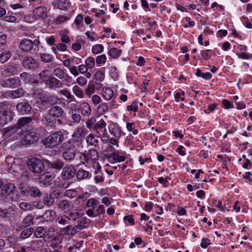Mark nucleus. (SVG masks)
<instances>
[{
  "instance_id": "1",
  "label": "nucleus",
  "mask_w": 252,
  "mask_h": 252,
  "mask_svg": "<svg viewBox=\"0 0 252 252\" xmlns=\"http://www.w3.org/2000/svg\"><path fill=\"white\" fill-rule=\"evenodd\" d=\"M63 139V135L62 132L55 131L45 138L44 144L46 148H53L61 143Z\"/></svg>"
},
{
  "instance_id": "2",
  "label": "nucleus",
  "mask_w": 252,
  "mask_h": 252,
  "mask_svg": "<svg viewBox=\"0 0 252 252\" xmlns=\"http://www.w3.org/2000/svg\"><path fill=\"white\" fill-rule=\"evenodd\" d=\"M48 113L49 116L55 119V125H63V118L64 112L61 106L58 105L52 106L48 110Z\"/></svg>"
},
{
  "instance_id": "3",
  "label": "nucleus",
  "mask_w": 252,
  "mask_h": 252,
  "mask_svg": "<svg viewBox=\"0 0 252 252\" xmlns=\"http://www.w3.org/2000/svg\"><path fill=\"white\" fill-rule=\"evenodd\" d=\"M40 41L38 39L34 40L33 41L31 39H23L19 44V48L25 52H29L32 50L33 52H36L39 50V45Z\"/></svg>"
},
{
  "instance_id": "4",
  "label": "nucleus",
  "mask_w": 252,
  "mask_h": 252,
  "mask_svg": "<svg viewBox=\"0 0 252 252\" xmlns=\"http://www.w3.org/2000/svg\"><path fill=\"white\" fill-rule=\"evenodd\" d=\"M15 189L13 184H5L1 189L0 198L5 202L13 201L14 199L12 195H13Z\"/></svg>"
},
{
  "instance_id": "5",
  "label": "nucleus",
  "mask_w": 252,
  "mask_h": 252,
  "mask_svg": "<svg viewBox=\"0 0 252 252\" xmlns=\"http://www.w3.org/2000/svg\"><path fill=\"white\" fill-rule=\"evenodd\" d=\"M53 74L58 79L62 80L63 82L65 83L67 86H70L75 83L73 82L72 77L65 72L64 69L60 67L55 68L53 70Z\"/></svg>"
},
{
  "instance_id": "6",
  "label": "nucleus",
  "mask_w": 252,
  "mask_h": 252,
  "mask_svg": "<svg viewBox=\"0 0 252 252\" xmlns=\"http://www.w3.org/2000/svg\"><path fill=\"white\" fill-rule=\"evenodd\" d=\"M29 169L34 173H40L45 169L42 160L38 158H32L27 162Z\"/></svg>"
},
{
  "instance_id": "7",
  "label": "nucleus",
  "mask_w": 252,
  "mask_h": 252,
  "mask_svg": "<svg viewBox=\"0 0 252 252\" xmlns=\"http://www.w3.org/2000/svg\"><path fill=\"white\" fill-rule=\"evenodd\" d=\"M22 64L26 69L34 71L40 66L39 63L31 56H27L24 57Z\"/></svg>"
},
{
  "instance_id": "8",
  "label": "nucleus",
  "mask_w": 252,
  "mask_h": 252,
  "mask_svg": "<svg viewBox=\"0 0 252 252\" xmlns=\"http://www.w3.org/2000/svg\"><path fill=\"white\" fill-rule=\"evenodd\" d=\"M23 143L25 145H30L37 142L40 136L38 132L33 131H26L25 133L21 134Z\"/></svg>"
},
{
  "instance_id": "9",
  "label": "nucleus",
  "mask_w": 252,
  "mask_h": 252,
  "mask_svg": "<svg viewBox=\"0 0 252 252\" xmlns=\"http://www.w3.org/2000/svg\"><path fill=\"white\" fill-rule=\"evenodd\" d=\"M21 194H23L26 196H31L32 198L40 197L42 193L38 188L34 186H28L22 189Z\"/></svg>"
},
{
  "instance_id": "10",
  "label": "nucleus",
  "mask_w": 252,
  "mask_h": 252,
  "mask_svg": "<svg viewBox=\"0 0 252 252\" xmlns=\"http://www.w3.org/2000/svg\"><path fill=\"white\" fill-rule=\"evenodd\" d=\"M44 83L48 88L54 90L60 89L63 86V81H61L54 76H49L44 81Z\"/></svg>"
},
{
  "instance_id": "11",
  "label": "nucleus",
  "mask_w": 252,
  "mask_h": 252,
  "mask_svg": "<svg viewBox=\"0 0 252 252\" xmlns=\"http://www.w3.org/2000/svg\"><path fill=\"white\" fill-rule=\"evenodd\" d=\"M55 178L54 174L50 172H46L40 175L39 178V183L42 187H47L50 186L52 181Z\"/></svg>"
},
{
  "instance_id": "12",
  "label": "nucleus",
  "mask_w": 252,
  "mask_h": 252,
  "mask_svg": "<svg viewBox=\"0 0 252 252\" xmlns=\"http://www.w3.org/2000/svg\"><path fill=\"white\" fill-rule=\"evenodd\" d=\"M106 123L103 120L97 121L93 126L92 131L98 134L97 137H99L101 135H104L106 132Z\"/></svg>"
},
{
  "instance_id": "13",
  "label": "nucleus",
  "mask_w": 252,
  "mask_h": 252,
  "mask_svg": "<svg viewBox=\"0 0 252 252\" xmlns=\"http://www.w3.org/2000/svg\"><path fill=\"white\" fill-rule=\"evenodd\" d=\"M67 148L63 153V158L68 161L72 160L76 155V149L75 147L72 144L69 143L68 146L66 145Z\"/></svg>"
},
{
  "instance_id": "14",
  "label": "nucleus",
  "mask_w": 252,
  "mask_h": 252,
  "mask_svg": "<svg viewBox=\"0 0 252 252\" xmlns=\"http://www.w3.org/2000/svg\"><path fill=\"white\" fill-rule=\"evenodd\" d=\"M16 107L18 112L21 115H27L31 112L32 106L27 100L18 103Z\"/></svg>"
},
{
  "instance_id": "15",
  "label": "nucleus",
  "mask_w": 252,
  "mask_h": 252,
  "mask_svg": "<svg viewBox=\"0 0 252 252\" xmlns=\"http://www.w3.org/2000/svg\"><path fill=\"white\" fill-rule=\"evenodd\" d=\"M76 174V169L72 165H65L63 169L61 176L63 180H70Z\"/></svg>"
},
{
  "instance_id": "16",
  "label": "nucleus",
  "mask_w": 252,
  "mask_h": 252,
  "mask_svg": "<svg viewBox=\"0 0 252 252\" xmlns=\"http://www.w3.org/2000/svg\"><path fill=\"white\" fill-rule=\"evenodd\" d=\"M52 4L54 8L65 10L70 6L71 2L69 0H55Z\"/></svg>"
},
{
  "instance_id": "17",
  "label": "nucleus",
  "mask_w": 252,
  "mask_h": 252,
  "mask_svg": "<svg viewBox=\"0 0 252 252\" xmlns=\"http://www.w3.org/2000/svg\"><path fill=\"white\" fill-rule=\"evenodd\" d=\"M4 94L7 98L16 99L23 96L24 94V91L22 88H19L15 90L7 91Z\"/></svg>"
},
{
  "instance_id": "18",
  "label": "nucleus",
  "mask_w": 252,
  "mask_h": 252,
  "mask_svg": "<svg viewBox=\"0 0 252 252\" xmlns=\"http://www.w3.org/2000/svg\"><path fill=\"white\" fill-rule=\"evenodd\" d=\"M32 118L31 117H23L19 118L16 125L20 130L21 128L29 126L32 123Z\"/></svg>"
},
{
  "instance_id": "19",
  "label": "nucleus",
  "mask_w": 252,
  "mask_h": 252,
  "mask_svg": "<svg viewBox=\"0 0 252 252\" xmlns=\"http://www.w3.org/2000/svg\"><path fill=\"white\" fill-rule=\"evenodd\" d=\"M79 111L81 114L85 117H89L91 115L92 110L90 105L88 102H83L79 106Z\"/></svg>"
},
{
  "instance_id": "20",
  "label": "nucleus",
  "mask_w": 252,
  "mask_h": 252,
  "mask_svg": "<svg viewBox=\"0 0 252 252\" xmlns=\"http://www.w3.org/2000/svg\"><path fill=\"white\" fill-rule=\"evenodd\" d=\"M33 224L34 217L32 215L29 214L24 218L20 224V227L21 229L26 228Z\"/></svg>"
},
{
  "instance_id": "21",
  "label": "nucleus",
  "mask_w": 252,
  "mask_h": 252,
  "mask_svg": "<svg viewBox=\"0 0 252 252\" xmlns=\"http://www.w3.org/2000/svg\"><path fill=\"white\" fill-rule=\"evenodd\" d=\"M94 180L95 184L102 183L104 182V178L103 173L101 171V166L98 164L97 168L94 171Z\"/></svg>"
},
{
  "instance_id": "22",
  "label": "nucleus",
  "mask_w": 252,
  "mask_h": 252,
  "mask_svg": "<svg viewBox=\"0 0 252 252\" xmlns=\"http://www.w3.org/2000/svg\"><path fill=\"white\" fill-rule=\"evenodd\" d=\"M13 118L12 113L9 111H3L0 113V123L4 125L10 122Z\"/></svg>"
},
{
  "instance_id": "23",
  "label": "nucleus",
  "mask_w": 252,
  "mask_h": 252,
  "mask_svg": "<svg viewBox=\"0 0 252 252\" xmlns=\"http://www.w3.org/2000/svg\"><path fill=\"white\" fill-rule=\"evenodd\" d=\"M76 175L78 181L90 179L91 177V174L89 171L83 169L76 171Z\"/></svg>"
},
{
  "instance_id": "24",
  "label": "nucleus",
  "mask_w": 252,
  "mask_h": 252,
  "mask_svg": "<svg viewBox=\"0 0 252 252\" xmlns=\"http://www.w3.org/2000/svg\"><path fill=\"white\" fill-rule=\"evenodd\" d=\"M48 165L50 168L60 171L63 168L64 162L60 159H57L53 161L48 162Z\"/></svg>"
},
{
  "instance_id": "25",
  "label": "nucleus",
  "mask_w": 252,
  "mask_h": 252,
  "mask_svg": "<svg viewBox=\"0 0 252 252\" xmlns=\"http://www.w3.org/2000/svg\"><path fill=\"white\" fill-rule=\"evenodd\" d=\"M109 131L114 137L118 138L121 136V129L119 126L115 123H112L109 126Z\"/></svg>"
},
{
  "instance_id": "26",
  "label": "nucleus",
  "mask_w": 252,
  "mask_h": 252,
  "mask_svg": "<svg viewBox=\"0 0 252 252\" xmlns=\"http://www.w3.org/2000/svg\"><path fill=\"white\" fill-rule=\"evenodd\" d=\"M33 13L39 18L45 19L47 17V9L44 6H39L35 8Z\"/></svg>"
},
{
  "instance_id": "27",
  "label": "nucleus",
  "mask_w": 252,
  "mask_h": 252,
  "mask_svg": "<svg viewBox=\"0 0 252 252\" xmlns=\"http://www.w3.org/2000/svg\"><path fill=\"white\" fill-rule=\"evenodd\" d=\"M16 70V67L13 65H8L4 67L1 72V75L2 77H6L12 75Z\"/></svg>"
},
{
  "instance_id": "28",
  "label": "nucleus",
  "mask_w": 252,
  "mask_h": 252,
  "mask_svg": "<svg viewBox=\"0 0 252 252\" xmlns=\"http://www.w3.org/2000/svg\"><path fill=\"white\" fill-rule=\"evenodd\" d=\"M22 130L20 131L16 124L10 127L5 128L4 134L6 136H11L15 134H22Z\"/></svg>"
},
{
  "instance_id": "29",
  "label": "nucleus",
  "mask_w": 252,
  "mask_h": 252,
  "mask_svg": "<svg viewBox=\"0 0 252 252\" xmlns=\"http://www.w3.org/2000/svg\"><path fill=\"white\" fill-rule=\"evenodd\" d=\"M71 202L67 200H62L59 202L58 207L62 211H68L72 208Z\"/></svg>"
},
{
  "instance_id": "30",
  "label": "nucleus",
  "mask_w": 252,
  "mask_h": 252,
  "mask_svg": "<svg viewBox=\"0 0 252 252\" xmlns=\"http://www.w3.org/2000/svg\"><path fill=\"white\" fill-rule=\"evenodd\" d=\"M37 106L41 112L44 111L48 105L45 95L40 96L37 101Z\"/></svg>"
},
{
  "instance_id": "31",
  "label": "nucleus",
  "mask_w": 252,
  "mask_h": 252,
  "mask_svg": "<svg viewBox=\"0 0 252 252\" xmlns=\"http://www.w3.org/2000/svg\"><path fill=\"white\" fill-rule=\"evenodd\" d=\"M62 61L63 65L68 69L73 65L77 64L74 57L67 58V55H64Z\"/></svg>"
},
{
  "instance_id": "32",
  "label": "nucleus",
  "mask_w": 252,
  "mask_h": 252,
  "mask_svg": "<svg viewBox=\"0 0 252 252\" xmlns=\"http://www.w3.org/2000/svg\"><path fill=\"white\" fill-rule=\"evenodd\" d=\"M102 96L106 100H110L114 94L112 89L109 87H105L102 90Z\"/></svg>"
},
{
  "instance_id": "33",
  "label": "nucleus",
  "mask_w": 252,
  "mask_h": 252,
  "mask_svg": "<svg viewBox=\"0 0 252 252\" xmlns=\"http://www.w3.org/2000/svg\"><path fill=\"white\" fill-rule=\"evenodd\" d=\"M56 215L55 211L52 210H48L45 212V213L41 216V218L45 221H49L52 220Z\"/></svg>"
},
{
  "instance_id": "34",
  "label": "nucleus",
  "mask_w": 252,
  "mask_h": 252,
  "mask_svg": "<svg viewBox=\"0 0 252 252\" xmlns=\"http://www.w3.org/2000/svg\"><path fill=\"white\" fill-rule=\"evenodd\" d=\"M34 231V229L32 227H28L24 229L21 232L20 238L24 240L30 237Z\"/></svg>"
},
{
  "instance_id": "35",
  "label": "nucleus",
  "mask_w": 252,
  "mask_h": 252,
  "mask_svg": "<svg viewBox=\"0 0 252 252\" xmlns=\"http://www.w3.org/2000/svg\"><path fill=\"white\" fill-rule=\"evenodd\" d=\"M87 134L86 129L83 126L78 127L72 134V136H79L84 138Z\"/></svg>"
},
{
  "instance_id": "36",
  "label": "nucleus",
  "mask_w": 252,
  "mask_h": 252,
  "mask_svg": "<svg viewBox=\"0 0 252 252\" xmlns=\"http://www.w3.org/2000/svg\"><path fill=\"white\" fill-rule=\"evenodd\" d=\"M10 88H16L19 87L21 85V81L19 77H14L13 78H8Z\"/></svg>"
},
{
  "instance_id": "37",
  "label": "nucleus",
  "mask_w": 252,
  "mask_h": 252,
  "mask_svg": "<svg viewBox=\"0 0 252 252\" xmlns=\"http://www.w3.org/2000/svg\"><path fill=\"white\" fill-rule=\"evenodd\" d=\"M87 153L89 160L95 161L97 160L99 158L98 152L95 149H91Z\"/></svg>"
},
{
  "instance_id": "38",
  "label": "nucleus",
  "mask_w": 252,
  "mask_h": 252,
  "mask_svg": "<svg viewBox=\"0 0 252 252\" xmlns=\"http://www.w3.org/2000/svg\"><path fill=\"white\" fill-rule=\"evenodd\" d=\"M61 242V241L60 240V238H55L51 241L50 247L52 248L54 251H57L62 248L60 245Z\"/></svg>"
},
{
  "instance_id": "39",
  "label": "nucleus",
  "mask_w": 252,
  "mask_h": 252,
  "mask_svg": "<svg viewBox=\"0 0 252 252\" xmlns=\"http://www.w3.org/2000/svg\"><path fill=\"white\" fill-rule=\"evenodd\" d=\"M39 57L41 61L45 63H49L54 60L53 56L49 54L41 53Z\"/></svg>"
},
{
  "instance_id": "40",
  "label": "nucleus",
  "mask_w": 252,
  "mask_h": 252,
  "mask_svg": "<svg viewBox=\"0 0 252 252\" xmlns=\"http://www.w3.org/2000/svg\"><path fill=\"white\" fill-rule=\"evenodd\" d=\"M43 201L44 205L48 206H51L54 203V197L52 196V194H47L44 196Z\"/></svg>"
},
{
  "instance_id": "41",
  "label": "nucleus",
  "mask_w": 252,
  "mask_h": 252,
  "mask_svg": "<svg viewBox=\"0 0 252 252\" xmlns=\"http://www.w3.org/2000/svg\"><path fill=\"white\" fill-rule=\"evenodd\" d=\"M88 222L87 219H82L79 223L73 227V228H75V230H81L86 228Z\"/></svg>"
},
{
  "instance_id": "42",
  "label": "nucleus",
  "mask_w": 252,
  "mask_h": 252,
  "mask_svg": "<svg viewBox=\"0 0 252 252\" xmlns=\"http://www.w3.org/2000/svg\"><path fill=\"white\" fill-rule=\"evenodd\" d=\"M68 220L74 221L81 217V214L77 212H69L66 215Z\"/></svg>"
},
{
  "instance_id": "43",
  "label": "nucleus",
  "mask_w": 252,
  "mask_h": 252,
  "mask_svg": "<svg viewBox=\"0 0 252 252\" xmlns=\"http://www.w3.org/2000/svg\"><path fill=\"white\" fill-rule=\"evenodd\" d=\"M46 234V229L41 226L37 227L34 232V235L36 238H42Z\"/></svg>"
},
{
  "instance_id": "44",
  "label": "nucleus",
  "mask_w": 252,
  "mask_h": 252,
  "mask_svg": "<svg viewBox=\"0 0 252 252\" xmlns=\"http://www.w3.org/2000/svg\"><path fill=\"white\" fill-rule=\"evenodd\" d=\"M73 230H75V228H73L71 225L68 224L66 227L61 228L60 230V232L62 234L69 235L73 234L72 231Z\"/></svg>"
},
{
  "instance_id": "45",
  "label": "nucleus",
  "mask_w": 252,
  "mask_h": 252,
  "mask_svg": "<svg viewBox=\"0 0 252 252\" xmlns=\"http://www.w3.org/2000/svg\"><path fill=\"white\" fill-rule=\"evenodd\" d=\"M122 51L115 48H111L109 51V55L114 59L118 58L121 55Z\"/></svg>"
},
{
  "instance_id": "46",
  "label": "nucleus",
  "mask_w": 252,
  "mask_h": 252,
  "mask_svg": "<svg viewBox=\"0 0 252 252\" xmlns=\"http://www.w3.org/2000/svg\"><path fill=\"white\" fill-rule=\"evenodd\" d=\"M56 222H57L59 224L63 226L65 225H67L69 224V222L68 220V218H67L66 215H64L63 216H61L58 217L56 220Z\"/></svg>"
},
{
  "instance_id": "47",
  "label": "nucleus",
  "mask_w": 252,
  "mask_h": 252,
  "mask_svg": "<svg viewBox=\"0 0 252 252\" xmlns=\"http://www.w3.org/2000/svg\"><path fill=\"white\" fill-rule=\"evenodd\" d=\"M11 56V53L9 51L2 52L0 54V62L1 63L6 62L10 58Z\"/></svg>"
},
{
  "instance_id": "48",
  "label": "nucleus",
  "mask_w": 252,
  "mask_h": 252,
  "mask_svg": "<svg viewBox=\"0 0 252 252\" xmlns=\"http://www.w3.org/2000/svg\"><path fill=\"white\" fill-rule=\"evenodd\" d=\"M87 143L90 145L96 146L98 143V140L95 139L93 134H90L86 138Z\"/></svg>"
},
{
  "instance_id": "49",
  "label": "nucleus",
  "mask_w": 252,
  "mask_h": 252,
  "mask_svg": "<svg viewBox=\"0 0 252 252\" xmlns=\"http://www.w3.org/2000/svg\"><path fill=\"white\" fill-rule=\"evenodd\" d=\"M126 110L129 112H137L138 110V102L136 101H132L129 105L127 106Z\"/></svg>"
},
{
  "instance_id": "50",
  "label": "nucleus",
  "mask_w": 252,
  "mask_h": 252,
  "mask_svg": "<svg viewBox=\"0 0 252 252\" xmlns=\"http://www.w3.org/2000/svg\"><path fill=\"white\" fill-rule=\"evenodd\" d=\"M95 87L93 83H89L87 88L85 90V94L87 95L91 96V95L94 93Z\"/></svg>"
},
{
  "instance_id": "51",
  "label": "nucleus",
  "mask_w": 252,
  "mask_h": 252,
  "mask_svg": "<svg viewBox=\"0 0 252 252\" xmlns=\"http://www.w3.org/2000/svg\"><path fill=\"white\" fill-rule=\"evenodd\" d=\"M103 46L101 44H95L92 47V51L93 54H97L103 52Z\"/></svg>"
},
{
  "instance_id": "52",
  "label": "nucleus",
  "mask_w": 252,
  "mask_h": 252,
  "mask_svg": "<svg viewBox=\"0 0 252 252\" xmlns=\"http://www.w3.org/2000/svg\"><path fill=\"white\" fill-rule=\"evenodd\" d=\"M85 63L89 69H92L95 65L94 59L92 57H89L86 59Z\"/></svg>"
},
{
  "instance_id": "53",
  "label": "nucleus",
  "mask_w": 252,
  "mask_h": 252,
  "mask_svg": "<svg viewBox=\"0 0 252 252\" xmlns=\"http://www.w3.org/2000/svg\"><path fill=\"white\" fill-rule=\"evenodd\" d=\"M110 157L113 158L114 160L118 162L124 161L126 160V158L124 156L119 155L117 152H114L111 154Z\"/></svg>"
},
{
  "instance_id": "54",
  "label": "nucleus",
  "mask_w": 252,
  "mask_h": 252,
  "mask_svg": "<svg viewBox=\"0 0 252 252\" xmlns=\"http://www.w3.org/2000/svg\"><path fill=\"white\" fill-rule=\"evenodd\" d=\"M73 92L74 94L79 98H83L84 97V93L83 90L77 86H75L73 88Z\"/></svg>"
},
{
  "instance_id": "55",
  "label": "nucleus",
  "mask_w": 252,
  "mask_h": 252,
  "mask_svg": "<svg viewBox=\"0 0 252 252\" xmlns=\"http://www.w3.org/2000/svg\"><path fill=\"white\" fill-rule=\"evenodd\" d=\"M105 76V72L103 70H99L96 71L94 75V79L99 81H102L103 80Z\"/></svg>"
},
{
  "instance_id": "56",
  "label": "nucleus",
  "mask_w": 252,
  "mask_h": 252,
  "mask_svg": "<svg viewBox=\"0 0 252 252\" xmlns=\"http://www.w3.org/2000/svg\"><path fill=\"white\" fill-rule=\"evenodd\" d=\"M41 121L45 125H52L53 124V121L51 120L50 116L46 114L43 115L42 116Z\"/></svg>"
},
{
  "instance_id": "57",
  "label": "nucleus",
  "mask_w": 252,
  "mask_h": 252,
  "mask_svg": "<svg viewBox=\"0 0 252 252\" xmlns=\"http://www.w3.org/2000/svg\"><path fill=\"white\" fill-rule=\"evenodd\" d=\"M48 71V70H42L40 72L37 74V78L42 80L44 82V81L49 76L47 73Z\"/></svg>"
},
{
  "instance_id": "58",
  "label": "nucleus",
  "mask_w": 252,
  "mask_h": 252,
  "mask_svg": "<svg viewBox=\"0 0 252 252\" xmlns=\"http://www.w3.org/2000/svg\"><path fill=\"white\" fill-rule=\"evenodd\" d=\"M48 105L54 106L57 103L58 98L55 95H45Z\"/></svg>"
},
{
  "instance_id": "59",
  "label": "nucleus",
  "mask_w": 252,
  "mask_h": 252,
  "mask_svg": "<svg viewBox=\"0 0 252 252\" xmlns=\"http://www.w3.org/2000/svg\"><path fill=\"white\" fill-rule=\"evenodd\" d=\"M64 195L68 197L72 198L77 195V191L73 189H68L64 192Z\"/></svg>"
},
{
  "instance_id": "60",
  "label": "nucleus",
  "mask_w": 252,
  "mask_h": 252,
  "mask_svg": "<svg viewBox=\"0 0 252 252\" xmlns=\"http://www.w3.org/2000/svg\"><path fill=\"white\" fill-rule=\"evenodd\" d=\"M134 125V123L127 122L126 123V127L128 131L132 132L134 135H136L138 134V131L137 129H134L133 128V126Z\"/></svg>"
},
{
  "instance_id": "61",
  "label": "nucleus",
  "mask_w": 252,
  "mask_h": 252,
  "mask_svg": "<svg viewBox=\"0 0 252 252\" xmlns=\"http://www.w3.org/2000/svg\"><path fill=\"white\" fill-rule=\"evenodd\" d=\"M19 206L23 211L31 210L32 208L31 204L25 202L20 203Z\"/></svg>"
},
{
  "instance_id": "62",
  "label": "nucleus",
  "mask_w": 252,
  "mask_h": 252,
  "mask_svg": "<svg viewBox=\"0 0 252 252\" xmlns=\"http://www.w3.org/2000/svg\"><path fill=\"white\" fill-rule=\"evenodd\" d=\"M11 217V214L7 209H0V218H9Z\"/></svg>"
},
{
  "instance_id": "63",
  "label": "nucleus",
  "mask_w": 252,
  "mask_h": 252,
  "mask_svg": "<svg viewBox=\"0 0 252 252\" xmlns=\"http://www.w3.org/2000/svg\"><path fill=\"white\" fill-rule=\"evenodd\" d=\"M241 21L243 25L247 28L248 29H252V24L251 22L249 21V19L245 16H243L241 18Z\"/></svg>"
},
{
  "instance_id": "64",
  "label": "nucleus",
  "mask_w": 252,
  "mask_h": 252,
  "mask_svg": "<svg viewBox=\"0 0 252 252\" xmlns=\"http://www.w3.org/2000/svg\"><path fill=\"white\" fill-rule=\"evenodd\" d=\"M106 60V57L105 55H101L98 56L96 58V63L98 66L99 64L104 63Z\"/></svg>"
}]
</instances>
